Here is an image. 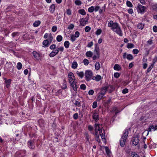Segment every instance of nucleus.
I'll return each instance as SVG.
<instances>
[{"instance_id": "4468645a", "label": "nucleus", "mask_w": 157, "mask_h": 157, "mask_svg": "<svg viewBox=\"0 0 157 157\" xmlns=\"http://www.w3.org/2000/svg\"><path fill=\"white\" fill-rule=\"evenodd\" d=\"M157 129V125H151L148 128V132L155 131Z\"/></svg>"}, {"instance_id": "7ed1b4c3", "label": "nucleus", "mask_w": 157, "mask_h": 157, "mask_svg": "<svg viewBox=\"0 0 157 157\" xmlns=\"http://www.w3.org/2000/svg\"><path fill=\"white\" fill-rule=\"evenodd\" d=\"M84 75L85 79L87 81H90L92 77L93 73L91 70H86L85 71Z\"/></svg>"}, {"instance_id": "9b49d317", "label": "nucleus", "mask_w": 157, "mask_h": 157, "mask_svg": "<svg viewBox=\"0 0 157 157\" xmlns=\"http://www.w3.org/2000/svg\"><path fill=\"white\" fill-rule=\"evenodd\" d=\"M123 57L124 59L127 58L129 60H132L133 59V56L131 54H127L126 52L123 54Z\"/></svg>"}, {"instance_id": "8fccbe9b", "label": "nucleus", "mask_w": 157, "mask_h": 157, "mask_svg": "<svg viewBox=\"0 0 157 157\" xmlns=\"http://www.w3.org/2000/svg\"><path fill=\"white\" fill-rule=\"evenodd\" d=\"M57 29V27L56 26H53L52 28V31L53 32H56Z\"/></svg>"}, {"instance_id": "c03bdc74", "label": "nucleus", "mask_w": 157, "mask_h": 157, "mask_svg": "<svg viewBox=\"0 0 157 157\" xmlns=\"http://www.w3.org/2000/svg\"><path fill=\"white\" fill-rule=\"evenodd\" d=\"M80 89L82 90H85L86 88V86L85 84H82L80 86Z\"/></svg>"}, {"instance_id": "aec40b11", "label": "nucleus", "mask_w": 157, "mask_h": 157, "mask_svg": "<svg viewBox=\"0 0 157 157\" xmlns=\"http://www.w3.org/2000/svg\"><path fill=\"white\" fill-rule=\"evenodd\" d=\"M102 78L101 76L100 75H97L96 76L93 77L92 79L98 82L100 81Z\"/></svg>"}, {"instance_id": "393cba45", "label": "nucleus", "mask_w": 157, "mask_h": 157, "mask_svg": "<svg viewBox=\"0 0 157 157\" xmlns=\"http://www.w3.org/2000/svg\"><path fill=\"white\" fill-rule=\"evenodd\" d=\"M76 74L81 78L83 77L84 75V73L83 71H77L76 72Z\"/></svg>"}, {"instance_id": "20e7f679", "label": "nucleus", "mask_w": 157, "mask_h": 157, "mask_svg": "<svg viewBox=\"0 0 157 157\" xmlns=\"http://www.w3.org/2000/svg\"><path fill=\"white\" fill-rule=\"evenodd\" d=\"M147 7L138 4L136 7V9L139 13L143 14L146 11Z\"/></svg>"}, {"instance_id": "f257e3e1", "label": "nucleus", "mask_w": 157, "mask_h": 157, "mask_svg": "<svg viewBox=\"0 0 157 157\" xmlns=\"http://www.w3.org/2000/svg\"><path fill=\"white\" fill-rule=\"evenodd\" d=\"M95 135L97 137H103L104 135V130H102V125L99 124H95Z\"/></svg>"}, {"instance_id": "bf43d9fd", "label": "nucleus", "mask_w": 157, "mask_h": 157, "mask_svg": "<svg viewBox=\"0 0 157 157\" xmlns=\"http://www.w3.org/2000/svg\"><path fill=\"white\" fill-rule=\"evenodd\" d=\"M157 61V55L155 56V57L153 59V64H154Z\"/></svg>"}, {"instance_id": "603ef678", "label": "nucleus", "mask_w": 157, "mask_h": 157, "mask_svg": "<svg viewBox=\"0 0 157 157\" xmlns=\"http://www.w3.org/2000/svg\"><path fill=\"white\" fill-rule=\"evenodd\" d=\"M98 104L97 102L94 101L92 107L93 109L95 108L97 106Z\"/></svg>"}, {"instance_id": "338daca9", "label": "nucleus", "mask_w": 157, "mask_h": 157, "mask_svg": "<svg viewBox=\"0 0 157 157\" xmlns=\"http://www.w3.org/2000/svg\"><path fill=\"white\" fill-rule=\"evenodd\" d=\"M73 117L75 119H77L78 117V114L77 113L74 114L73 115Z\"/></svg>"}, {"instance_id": "c9c22d12", "label": "nucleus", "mask_w": 157, "mask_h": 157, "mask_svg": "<svg viewBox=\"0 0 157 157\" xmlns=\"http://www.w3.org/2000/svg\"><path fill=\"white\" fill-rule=\"evenodd\" d=\"M93 53L91 51H88L86 53V55L87 57H90L92 56Z\"/></svg>"}, {"instance_id": "f704fd0d", "label": "nucleus", "mask_w": 157, "mask_h": 157, "mask_svg": "<svg viewBox=\"0 0 157 157\" xmlns=\"http://www.w3.org/2000/svg\"><path fill=\"white\" fill-rule=\"evenodd\" d=\"M64 45L66 48H68L69 47V42L68 41H65L64 43Z\"/></svg>"}, {"instance_id": "4d7b16f0", "label": "nucleus", "mask_w": 157, "mask_h": 157, "mask_svg": "<svg viewBox=\"0 0 157 157\" xmlns=\"http://www.w3.org/2000/svg\"><path fill=\"white\" fill-rule=\"evenodd\" d=\"M132 52L133 54H137L139 53V50L136 49H134L133 50Z\"/></svg>"}, {"instance_id": "37998d69", "label": "nucleus", "mask_w": 157, "mask_h": 157, "mask_svg": "<svg viewBox=\"0 0 157 157\" xmlns=\"http://www.w3.org/2000/svg\"><path fill=\"white\" fill-rule=\"evenodd\" d=\"M83 63L85 65H87L89 64V62L88 59H84L83 60Z\"/></svg>"}, {"instance_id": "7c9ffc66", "label": "nucleus", "mask_w": 157, "mask_h": 157, "mask_svg": "<svg viewBox=\"0 0 157 157\" xmlns=\"http://www.w3.org/2000/svg\"><path fill=\"white\" fill-rule=\"evenodd\" d=\"M48 41L50 43H52V41L53 40V37L52 35L51 34H49V37H48Z\"/></svg>"}, {"instance_id": "bb28decb", "label": "nucleus", "mask_w": 157, "mask_h": 157, "mask_svg": "<svg viewBox=\"0 0 157 157\" xmlns=\"http://www.w3.org/2000/svg\"><path fill=\"white\" fill-rule=\"evenodd\" d=\"M78 66L77 63L75 61H74L72 64L71 67L72 68L75 69L77 68Z\"/></svg>"}, {"instance_id": "1a4fd4ad", "label": "nucleus", "mask_w": 157, "mask_h": 157, "mask_svg": "<svg viewBox=\"0 0 157 157\" xmlns=\"http://www.w3.org/2000/svg\"><path fill=\"white\" fill-rule=\"evenodd\" d=\"M70 84L71 86V91L72 92H73L72 89L73 90L75 91V93H76L77 89V82L75 81L73 82H71L70 83Z\"/></svg>"}, {"instance_id": "f8f14e48", "label": "nucleus", "mask_w": 157, "mask_h": 157, "mask_svg": "<svg viewBox=\"0 0 157 157\" xmlns=\"http://www.w3.org/2000/svg\"><path fill=\"white\" fill-rule=\"evenodd\" d=\"M34 139L30 140L28 142V145L29 147L31 149H33L34 147Z\"/></svg>"}, {"instance_id": "a878e982", "label": "nucleus", "mask_w": 157, "mask_h": 157, "mask_svg": "<svg viewBox=\"0 0 157 157\" xmlns=\"http://www.w3.org/2000/svg\"><path fill=\"white\" fill-rule=\"evenodd\" d=\"M107 90L109 91V93H111L114 90V87L112 85H109L107 86Z\"/></svg>"}, {"instance_id": "412c9836", "label": "nucleus", "mask_w": 157, "mask_h": 157, "mask_svg": "<svg viewBox=\"0 0 157 157\" xmlns=\"http://www.w3.org/2000/svg\"><path fill=\"white\" fill-rule=\"evenodd\" d=\"M4 79L5 80V85L7 88H8L11 84V80L10 79L7 80L6 78H5Z\"/></svg>"}, {"instance_id": "09e8293b", "label": "nucleus", "mask_w": 157, "mask_h": 157, "mask_svg": "<svg viewBox=\"0 0 157 157\" xmlns=\"http://www.w3.org/2000/svg\"><path fill=\"white\" fill-rule=\"evenodd\" d=\"M153 66H154V64H151L150 65V66L149 67H148V68L147 69V73H148V72H149L151 71V70L153 68Z\"/></svg>"}, {"instance_id": "cd10ccee", "label": "nucleus", "mask_w": 157, "mask_h": 157, "mask_svg": "<svg viewBox=\"0 0 157 157\" xmlns=\"http://www.w3.org/2000/svg\"><path fill=\"white\" fill-rule=\"evenodd\" d=\"M113 68L115 70L119 71L121 69V67L120 65L116 64L114 66Z\"/></svg>"}, {"instance_id": "a19ab883", "label": "nucleus", "mask_w": 157, "mask_h": 157, "mask_svg": "<svg viewBox=\"0 0 157 157\" xmlns=\"http://www.w3.org/2000/svg\"><path fill=\"white\" fill-rule=\"evenodd\" d=\"M127 6L129 7H132L133 5L132 3L129 1H127L126 2Z\"/></svg>"}, {"instance_id": "f3484780", "label": "nucleus", "mask_w": 157, "mask_h": 157, "mask_svg": "<svg viewBox=\"0 0 157 157\" xmlns=\"http://www.w3.org/2000/svg\"><path fill=\"white\" fill-rule=\"evenodd\" d=\"M107 86H105L102 87L99 93L102 94V95H105V94L107 90Z\"/></svg>"}, {"instance_id": "864d4df0", "label": "nucleus", "mask_w": 157, "mask_h": 157, "mask_svg": "<svg viewBox=\"0 0 157 157\" xmlns=\"http://www.w3.org/2000/svg\"><path fill=\"white\" fill-rule=\"evenodd\" d=\"M74 27V25L73 24H70L68 27V29H72Z\"/></svg>"}, {"instance_id": "13d9d810", "label": "nucleus", "mask_w": 157, "mask_h": 157, "mask_svg": "<svg viewBox=\"0 0 157 157\" xmlns=\"http://www.w3.org/2000/svg\"><path fill=\"white\" fill-rule=\"evenodd\" d=\"M120 76V74L118 73H115L114 74V77L117 78L119 77Z\"/></svg>"}, {"instance_id": "de8ad7c7", "label": "nucleus", "mask_w": 157, "mask_h": 157, "mask_svg": "<svg viewBox=\"0 0 157 157\" xmlns=\"http://www.w3.org/2000/svg\"><path fill=\"white\" fill-rule=\"evenodd\" d=\"M75 4L77 5H80L82 4L81 1L79 0H76L75 1Z\"/></svg>"}, {"instance_id": "6e6552de", "label": "nucleus", "mask_w": 157, "mask_h": 157, "mask_svg": "<svg viewBox=\"0 0 157 157\" xmlns=\"http://www.w3.org/2000/svg\"><path fill=\"white\" fill-rule=\"evenodd\" d=\"M92 113L93 119L95 122H97L99 119V113L96 110H94L93 112Z\"/></svg>"}, {"instance_id": "69168bd1", "label": "nucleus", "mask_w": 157, "mask_h": 157, "mask_svg": "<svg viewBox=\"0 0 157 157\" xmlns=\"http://www.w3.org/2000/svg\"><path fill=\"white\" fill-rule=\"evenodd\" d=\"M128 92V90L127 89H124L122 90V93L123 94H126Z\"/></svg>"}, {"instance_id": "49530a36", "label": "nucleus", "mask_w": 157, "mask_h": 157, "mask_svg": "<svg viewBox=\"0 0 157 157\" xmlns=\"http://www.w3.org/2000/svg\"><path fill=\"white\" fill-rule=\"evenodd\" d=\"M102 32V30L101 29H98L97 30L96 32V34L97 35H100Z\"/></svg>"}, {"instance_id": "0e129e2a", "label": "nucleus", "mask_w": 157, "mask_h": 157, "mask_svg": "<svg viewBox=\"0 0 157 157\" xmlns=\"http://www.w3.org/2000/svg\"><path fill=\"white\" fill-rule=\"evenodd\" d=\"M93 45V42L92 41H91L89 42L87 45V47L89 48H90Z\"/></svg>"}, {"instance_id": "a18cd8bd", "label": "nucleus", "mask_w": 157, "mask_h": 157, "mask_svg": "<svg viewBox=\"0 0 157 157\" xmlns=\"http://www.w3.org/2000/svg\"><path fill=\"white\" fill-rule=\"evenodd\" d=\"M104 96V95H102V94H101L100 93L98 94V95L97 97L98 100H100Z\"/></svg>"}, {"instance_id": "9d476101", "label": "nucleus", "mask_w": 157, "mask_h": 157, "mask_svg": "<svg viewBox=\"0 0 157 157\" xmlns=\"http://www.w3.org/2000/svg\"><path fill=\"white\" fill-rule=\"evenodd\" d=\"M33 55L34 57L37 60H39L40 59L41 57V54L40 52H37L36 51H34L33 52Z\"/></svg>"}, {"instance_id": "473e14b6", "label": "nucleus", "mask_w": 157, "mask_h": 157, "mask_svg": "<svg viewBox=\"0 0 157 157\" xmlns=\"http://www.w3.org/2000/svg\"><path fill=\"white\" fill-rule=\"evenodd\" d=\"M22 65L21 63L20 62H18L17 64V68L19 70H21L22 68Z\"/></svg>"}, {"instance_id": "72a5a7b5", "label": "nucleus", "mask_w": 157, "mask_h": 157, "mask_svg": "<svg viewBox=\"0 0 157 157\" xmlns=\"http://www.w3.org/2000/svg\"><path fill=\"white\" fill-rule=\"evenodd\" d=\"M62 39V36L61 35H58L56 37V40L58 42L61 41Z\"/></svg>"}, {"instance_id": "dca6fc26", "label": "nucleus", "mask_w": 157, "mask_h": 157, "mask_svg": "<svg viewBox=\"0 0 157 157\" xmlns=\"http://www.w3.org/2000/svg\"><path fill=\"white\" fill-rule=\"evenodd\" d=\"M51 44V43H50L48 40H44L42 43L43 47H48Z\"/></svg>"}, {"instance_id": "6ab92c4d", "label": "nucleus", "mask_w": 157, "mask_h": 157, "mask_svg": "<svg viewBox=\"0 0 157 157\" xmlns=\"http://www.w3.org/2000/svg\"><path fill=\"white\" fill-rule=\"evenodd\" d=\"M127 138H121L120 140V146L121 147H124L126 140Z\"/></svg>"}, {"instance_id": "39448f33", "label": "nucleus", "mask_w": 157, "mask_h": 157, "mask_svg": "<svg viewBox=\"0 0 157 157\" xmlns=\"http://www.w3.org/2000/svg\"><path fill=\"white\" fill-rule=\"evenodd\" d=\"M89 19V15L88 14H87L85 18H82L80 19V25L84 26L88 22Z\"/></svg>"}, {"instance_id": "5fc2aeb1", "label": "nucleus", "mask_w": 157, "mask_h": 157, "mask_svg": "<svg viewBox=\"0 0 157 157\" xmlns=\"http://www.w3.org/2000/svg\"><path fill=\"white\" fill-rule=\"evenodd\" d=\"M56 54L53 51H52L50 53L49 56L50 57H52L55 56Z\"/></svg>"}, {"instance_id": "b1692460", "label": "nucleus", "mask_w": 157, "mask_h": 157, "mask_svg": "<svg viewBox=\"0 0 157 157\" xmlns=\"http://www.w3.org/2000/svg\"><path fill=\"white\" fill-rule=\"evenodd\" d=\"M55 5L54 4H52L51 5L49 10L51 13H53L54 12L55 10Z\"/></svg>"}, {"instance_id": "c85d7f7f", "label": "nucleus", "mask_w": 157, "mask_h": 157, "mask_svg": "<svg viewBox=\"0 0 157 157\" xmlns=\"http://www.w3.org/2000/svg\"><path fill=\"white\" fill-rule=\"evenodd\" d=\"M40 21L39 20L36 21L33 24V26L34 27H37L40 25Z\"/></svg>"}, {"instance_id": "a211bd4d", "label": "nucleus", "mask_w": 157, "mask_h": 157, "mask_svg": "<svg viewBox=\"0 0 157 157\" xmlns=\"http://www.w3.org/2000/svg\"><path fill=\"white\" fill-rule=\"evenodd\" d=\"M128 135V129H125L123 132L122 136L121 137H127Z\"/></svg>"}, {"instance_id": "e433bc0d", "label": "nucleus", "mask_w": 157, "mask_h": 157, "mask_svg": "<svg viewBox=\"0 0 157 157\" xmlns=\"http://www.w3.org/2000/svg\"><path fill=\"white\" fill-rule=\"evenodd\" d=\"M94 6H91L88 9V11L90 13H92L94 11Z\"/></svg>"}, {"instance_id": "2eb2a0df", "label": "nucleus", "mask_w": 157, "mask_h": 157, "mask_svg": "<svg viewBox=\"0 0 157 157\" xmlns=\"http://www.w3.org/2000/svg\"><path fill=\"white\" fill-rule=\"evenodd\" d=\"M111 101V99L109 98L107 100H104L103 101L102 104L105 107H107L108 106L109 104L110 103Z\"/></svg>"}, {"instance_id": "2f4dec72", "label": "nucleus", "mask_w": 157, "mask_h": 157, "mask_svg": "<svg viewBox=\"0 0 157 157\" xmlns=\"http://www.w3.org/2000/svg\"><path fill=\"white\" fill-rule=\"evenodd\" d=\"M78 12L79 13L83 15H84L86 14V12L84 9H80L78 11Z\"/></svg>"}, {"instance_id": "58836bf2", "label": "nucleus", "mask_w": 157, "mask_h": 157, "mask_svg": "<svg viewBox=\"0 0 157 157\" xmlns=\"http://www.w3.org/2000/svg\"><path fill=\"white\" fill-rule=\"evenodd\" d=\"M134 47V45L132 43H128L127 45V48H131Z\"/></svg>"}, {"instance_id": "ddd939ff", "label": "nucleus", "mask_w": 157, "mask_h": 157, "mask_svg": "<svg viewBox=\"0 0 157 157\" xmlns=\"http://www.w3.org/2000/svg\"><path fill=\"white\" fill-rule=\"evenodd\" d=\"M117 23L114 22L112 21L111 20L108 22V26L109 28H110L112 30L113 27H114V25H115Z\"/></svg>"}, {"instance_id": "423d86ee", "label": "nucleus", "mask_w": 157, "mask_h": 157, "mask_svg": "<svg viewBox=\"0 0 157 157\" xmlns=\"http://www.w3.org/2000/svg\"><path fill=\"white\" fill-rule=\"evenodd\" d=\"M26 153V151L25 150L17 151L15 153V157H24Z\"/></svg>"}, {"instance_id": "e2e57ef3", "label": "nucleus", "mask_w": 157, "mask_h": 157, "mask_svg": "<svg viewBox=\"0 0 157 157\" xmlns=\"http://www.w3.org/2000/svg\"><path fill=\"white\" fill-rule=\"evenodd\" d=\"M56 48V45L55 44H52L51 45L50 47V48L51 49H54Z\"/></svg>"}, {"instance_id": "6e6d98bb", "label": "nucleus", "mask_w": 157, "mask_h": 157, "mask_svg": "<svg viewBox=\"0 0 157 157\" xmlns=\"http://www.w3.org/2000/svg\"><path fill=\"white\" fill-rule=\"evenodd\" d=\"M90 30V28L88 26H86L85 28V31L86 32H89Z\"/></svg>"}, {"instance_id": "0eeeda50", "label": "nucleus", "mask_w": 157, "mask_h": 157, "mask_svg": "<svg viewBox=\"0 0 157 157\" xmlns=\"http://www.w3.org/2000/svg\"><path fill=\"white\" fill-rule=\"evenodd\" d=\"M68 81L69 83L73 82L76 81L75 78L72 72H70L68 74Z\"/></svg>"}, {"instance_id": "ea45409f", "label": "nucleus", "mask_w": 157, "mask_h": 157, "mask_svg": "<svg viewBox=\"0 0 157 157\" xmlns=\"http://www.w3.org/2000/svg\"><path fill=\"white\" fill-rule=\"evenodd\" d=\"M144 26V25L142 23L139 24L137 26L138 28L141 29H143Z\"/></svg>"}, {"instance_id": "3c124183", "label": "nucleus", "mask_w": 157, "mask_h": 157, "mask_svg": "<svg viewBox=\"0 0 157 157\" xmlns=\"http://www.w3.org/2000/svg\"><path fill=\"white\" fill-rule=\"evenodd\" d=\"M79 35L80 33L78 31H77L75 32V34L74 35V36H75V37H76V38H77L79 37Z\"/></svg>"}, {"instance_id": "680f3d73", "label": "nucleus", "mask_w": 157, "mask_h": 157, "mask_svg": "<svg viewBox=\"0 0 157 157\" xmlns=\"http://www.w3.org/2000/svg\"><path fill=\"white\" fill-rule=\"evenodd\" d=\"M74 104L75 105L78 106H81V103L79 101H75Z\"/></svg>"}, {"instance_id": "052dcab7", "label": "nucleus", "mask_w": 157, "mask_h": 157, "mask_svg": "<svg viewBox=\"0 0 157 157\" xmlns=\"http://www.w3.org/2000/svg\"><path fill=\"white\" fill-rule=\"evenodd\" d=\"M94 93V91L93 90H90L88 92V94L89 95H92Z\"/></svg>"}, {"instance_id": "4be33fe9", "label": "nucleus", "mask_w": 157, "mask_h": 157, "mask_svg": "<svg viewBox=\"0 0 157 157\" xmlns=\"http://www.w3.org/2000/svg\"><path fill=\"white\" fill-rule=\"evenodd\" d=\"M132 143L133 146H135L137 145L139 143L138 138H134V139L132 140Z\"/></svg>"}, {"instance_id": "774afa93", "label": "nucleus", "mask_w": 157, "mask_h": 157, "mask_svg": "<svg viewBox=\"0 0 157 157\" xmlns=\"http://www.w3.org/2000/svg\"><path fill=\"white\" fill-rule=\"evenodd\" d=\"M153 30L155 32H157V26H154L153 28Z\"/></svg>"}, {"instance_id": "79ce46f5", "label": "nucleus", "mask_w": 157, "mask_h": 157, "mask_svg": "<svg viewBox=\"0 0 157 157\" xmlns=\"http://www.w3.org/2000/svg\"><path fill=\"white\" fill-rule=\"evenodd\" d=\"M70 39L71 40V41L72 42H73L76 40V37H75V36H74V35H72L70 37Z\"/></svg>"}, {"instance_id": "5701e85b", "label": "nucleus", "mask_w": 157, "mask_h": 157, "mask_svg": "<svg viewBox=\"0 0 157 157\" xmlns=\"http://www.w3.org/2000/svg\"><path fill=\"white\" fill-rule=\"evenodd\" d=\"M103 147L105 148L106 153L107 155L109 156H110L111 152V151L109 149L108 147L107 146H103Z\"/></svg>"}, {"instance_id": "c756f323", "label": "nucleus", "mask_w": 157, "mask_h": 157, "mask_svg": "<svg viewBox=\"0 0 157 157\" xmlns=\"http://www.w3.org/2000/svg\"><path fill=\"white\" fill-rule=\"evenodd\" d=\"M100 68V65L99 62H97L95 64V69L96 70H98Z\"/></svg>"}, {"instance_id": "f03ea898", "label": "nucleus", "mask_w": 157, "mask_h": 157, "mask_svg": "<svg viewBox=\"0 0 157 157\" xmlns=\"http://www.w3.org/2000/svg\"><path fill=\"white\" fill-rule=\"evenodd\" d=\"M114 26L112 30L119 36H122L123 34L121 28L119 24L117 23Z\"/></svg>"}, {"instance_id": "4c0bfd02", "label": "nucleus", "mask_w": 157, "mask_h": 157, "mask_svg": "<svg viewBox=\"0 0 157 157\" xmlns=\"http://www.w3.org/2000/svg\"><path fill=\"white\" fill-rule=\"evenodd\" d=\"M131 155L132 157H140V156L135 152H131Z\"/></svg>"}]
</instances>
